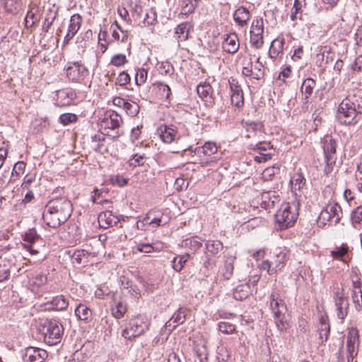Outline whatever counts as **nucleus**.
Returning a JSON list of instances; mask_svg holds the SVG:
<instances>
[{"mask_svg": "<svg viewBox=\"0 0 362 362\" xmlns=\"http://www.w3.org/2000/svg\"><path fill=\"white\" fill-rule=\"evenodd\" d=\"M197 4L189 0H184L183 6L181 10V13L179 16H187L188 14L192 13L195 8L197 6Z\"/></svg>", "mask_w": 362, "mask_h": 362, "instance_id": "nucleus-41", "label": "nucleus"}, {"mask_svg": "<svg viewBox=\"0 0 362 362\" xmlns=\"http://www.w3.org/2000/svg\"><path fill=\"white\" fill-rule=\"evenodd\" d=\"M336 313L339 319L343 320L347 316L349 308L348 297L344 293L343 288L338 289L334 294Z\"/></svg>", "mask_w": 362, "mask_h": 362, "instance_id": "nucleus-10", "label": "nucleus"}, {"mask_svg": "<svg viewBox=\"0 0 362 362\" xmlns=\"http://www.w3.org/2000/svg\"><path fill=\"white\" fill-rule=\"evenodd\" d=\"M23 362H43L48 356L42 349L29 346L21 351Z\"/></svg>", "mask_w": 362, "mask_h": 362, "instance_id": "nucleus-11", "label": "nucleus"}, {"mask_svg": "<svg viewBox=\"0 0 362 362\" xmlns=\"http://www.w3.org/2000/svg\"><path fill=\"white\" fill-rule=\"evenodd\" d=\"M351 300L357 311L362 310V291L361 288L356 287L351 290Z\"/></svg>", "mask_w": 362, "mask_h": 362, "instance_id": "nucleus-34", "label": "nucleus"}, {"mask_svg": "<svg viewBox=\"0 0 362 362\" xmlns=\"http://www.w3.org/2000/svg\"><path fill=\"white\" fill-rule=\"evenodd\" d=\"M127 62L126 56L122 54L114 55L111 59V63L117 66L124 65Z\"/></svg>", "mask_w": 362, "mask_h": 362, "instance_id": "nucleus-63", "label": "nucleus"}, {"mask_svg": "<svg viewBox=\"0 0 362 362\" xmlns=\"http://www.w3.org/2000/svg\"><path fill=\"white\" fill-rule=\"evenodd\" d=\"M228 83L230 89V102L233 105L240 108L244 105L243 92L238 83L237 79L230 77L228 79Z\"/></svg>", "mask_w": 362, "mask_h": 362, "instance_id": "nucleus-12", "label": "nucleus"}, {"mask_svg": "<svg viewBox=\"0 0 362 362\" xmlns=\"http://www.w3.org/2000/svg\"><path fill=\"white\" fill-rule=\"evenodd\" d=\"M270 308L274 313L275 323L280 331L289 328V317L286 314L287 308L279 294L272 293L270 296Z\"/></svg>", "mask_w": 362, "mask_h": 362, "instance_id": "nucleus-4", "label": "nucleus"}, {"mask_svg": "<svg viewBox=\"0 0 362 362\" xmlns=\"http://www.w3.org/2000/svg\"><path fill=\"white\" fill-rule=\"evenodd\" d=\"M250 17L249 10L243 6L238 7L233 13L234 21L240 27L246 26Z\"/></svg>", "mask_w": 362, "mask_h": 362, "instance_id": "nucleus-19", "label": "nucleus"}, {"mask_svg": "<svg viewBox=\"0 0 362 362\" xmlns=\"http://www.w3.org/2000/svg\"><path fill=\"white\" fill-rule=\"evenodd\" d=\"M0 4L8 13L16 15L19 11L18 0H0Z\"/></svg>", "mask_w": 362, "mask_h": 362, "instance_id": "nucleus-28", "label": "nucleus"}, {"mask_svg": "<svg viewBox=\"0 0 362 362\" xmlns=\"http://www.w3.org/2000/svg\"><path fill=\"white\" fill-rule=\"evenodd\" d=\"M361 111L362 98L353 101L346 98L340 103L337 117L342 124H354L361 119Z\"/></svg>", "mask_w": 362, "mask_h": 362, "instance_id": "nucleus-2", "label": "nucleus"}, {"mask_svg": "<svg viewBox=\"0 0 362 362\" xmlns=\"http://www.w3.org/2000/svg\"><path fill=\"white\" fill-rule=\"evenodd\" d=\"M148 71L144 68L138 69L135 76L136 83L138 86L144 84L147 79Z\"/></svg>", "mask_w": 362, "mask_h": 362, "instance_id": "nucleus-54", "label": "nucleus"}, {"mask_svg": "<svg viewBox=\"0 0 362 362\" xmlns=\"http://www.w3.org/2000/svg\"><path fill=\"white\" fill-rule=\"evenodd\" d=\"M280 172V168L278 165H272L265 168L262 173V177L264 180H270Z\"/></svg>", "mask_w": 362, "mask_h": 362, "instance_id": "nucleus-46", "label": "nucleus"}, {"mask_svg": "<svg viewBox=\"0 0 362 362\" xmlns=\"http://www.w3.org/2000/svg\"><path fill=\"white\" fill-rule=\"evenodd\" d=\"M182 245L195 252L202 246V243L201 240L196 236L184 240Z\"/></svg>", "mask_w": 362, "mask_h": 362, "instance_id": "nucleus-32", "label": "nucleus"}, {"mask_svg": "<svg viewBox=\"0 0 362 362\" xmlns=\"http://www.w3.org/2000/svg\"><path fill=\"white\" fill-rule=\"evenodd\" d=\"M262 206L265 209H270L279 202L280 199L279 195L276 194V192H264L261 195Z\"/></svg>", "mask_w": 362, "mask_h": 362, "instance_id": "nucleus-24", "label": "nucleus"}, {"mask_svg": "<svg viewBox=\"0 0 362 362\" xmlns=\"http://www.w3.org/2000/svg\"><path fill=\"white\" fill-rule=\"evenodd\" d=\"M72 213V204L65 197L48 202L42 213L44 222L49 227L57 228L64 223Z\"/></svg>", "mask_w": 362, "mask_h": 362, "instance_id": "nucleus-1", "label": "nucleus"}, {"mask_svg": "<svg viewBox=\"0 0 362 362\" xmlns=\"http://www.w3.org/2000/svg\"><path fill=\"white\" fill-rule=\"evenodd\" d=\"M130 82V76L129 75L123 71L121 72L119 76L116 78L115 84L119 85L120 86H125Z\"/></svg>", "mask_w": 362, "mask_h": 362, "instance_id": "nucleus-59", "label": "nucleus"}, {"mask_svg": "<svg viewBox=\"0 0 362 362\" xmlns=\"http://www.w3.org/2000/svg\"><path fill=\"white\" fill-rule=\"evenodd\" d=\"M39 238L40 235L37 233L35 228L29 229L23 236V240L28 243L27 245L34 243Z\"/></svg>", "mask_w": 362, "mask_h": 362, "instance_id": "nucleus-48", "label": "nucleus"}, {"mask_svg": "<svg viewBox=\"0 0 362 362\" xmlns=\"http://www.w3.org/2000/svg\"><path fill=\"white\" fill-rule=\"evenodd\" d=\"M325 158H336L337 143L329 135H326L322 140Z\"/></svg>", "mask_w": 362, "mask_h": 362, "instance_id": "nucleus-21", "label": "nucleus"}, {"mask_svg": "<svg viewBox=\"0 0 362 362\" xmlns=\"http://www.w3.org/2000/svg\"><path fill=\"white\" fill-rule=\"evenodd\" d=\"M37 21H38V18L35 13L33 12V8H31L29 11H28L25 18V27L31 28Z\"/></svg>", "mask_w": 362, "mask_h": 362, "instance_id": "nucleus-50", "label": "nucleus"}, {"mask_svg": "<svg viewBox=\"0 0 362 362\" xmlns=\"http://www.w3.org/2000/svg\"><path fill=\"white\" fill-rule=\"evenodd\" d=\"M199 96L206 103L208 106H213L215 103V98L213 95V88L208 83L199 84L197 87Z\"/></svg>", "mask_w": 362, "mask_h": 362, "instance_id": "nucleus-15", "label": "nucleus"}, {"mask_svg": "<svg viewBox=\"0 0 362 362\" xmlns=\"http://www.w3.org/2000/svg\"><path fill=\"white\" fill-rule=\"evenodd\" d=\"M250 146H252V148L257 153H267L268 150L271 149L270 144L267 142H259L254 146L252 144Z\"/></svg>", "mask_w": 362, "mask_h": 362, "instance_id": "nucleus-58", "label": "nucleus"}, {"mask_svg": "<svg viewBox=\"0 0 362 362\" xmlns=\"http://www.w3.org/2000/svg\"><path fill=\"white\" fill-rule=\"evenodd\" d=\"M57 16V12L52 11L51 10L47 13L45 19V22H44V24L42 26V30L45 33H47L49 31V30L51 28V26L52 25L54 20L56 19Z\"/></svg>", "mask_w": 362, "mask_h": 362, "instance_id": "nucleus-40", "label": "nucleus"}, {"mask_svg": "<svg viewBox=\"0 0 362 362\" xmlns=\"http://www.w3.org/2000/svg\"><path fill=\"white\" fill-rule=\"evenodd\" d=\"M250 43L256 49H260L264 45L263 34L250 33Z\"/></svg>", "mask_w": 362, "mask_h": 362, "instance_id": "nucleus-51", "label": "nucleus"}, {"mask_svg": "<svg viewBox=\"0 0 362 362\" xmlns=\"http://www.w3.org/2000/svg\"><path fill=\"white\" fill-rule=\"evenodd\" d=\"M264 33V22L262 18H255L253 20L251 25L250 33L263 34Z\"/></svg>", "mask_w": 362, "mask_h": 362, "instance_id": "nucleus-45", "label": "nucleus"}, {"mask_svg": "<svg viewBox=\"0 0 362 362\" xmlns=\"http://www.w3.org/2000/svg\"><path fill=\"white\" fill-rule=\"evenodd\" d=\"M151 213L147 214L141 221L137 223V227L139 228H143L146 224L152 225L153 227L156 228L158 226L165 225L167 223L166 220H163V214L160 216H155L152 218H151Z\"/></svg>", "mask_w": 362, "mask_h": 362, "instance_id": "nucleus-25", "label": "nucleus"}, {"mask_svg": "<svg viewBox=\"0 0 362 362\" xmlns=\"http://www.w3.org/2000/svg\"><path fill=\"white\" fill-rule=\"evenodd\" d=\"M95 194L92 196V203L95 205H102L104 209H109L110 207V202L108 199L102 197L100 198L99 195L98 196V190L94 191Z\"/></svg>", "mask_w": 362, "mask_h": 362, "instance_id": "nucleus-47", "label": "nucleus"}, {"mask_svg": "<svg viewBox=\"0 0 362 362\" xmlns=\"http://www.w3.org/2000/svg\"><path fill=\"white\" fill-rule=\"evenodd\" d=\"M75 314L79 320L88 322L90 309L87 305L80 303L75 309Z\"/></svg>", "mask_w": 362, "mask_h": 362, "instance_id": "nucleus-29", "label": "nucleus"}, {"mask_svg": "<svg viewBox=\"0 0 362 362\" xmlns=\"http://www.w3.org/2000/svg\"><path fill=\"white\" fill-rule=\"evenodd\" d=\"M190 255L185 253L182 255H177L172 261V267L176 272H180L185 267L186 262L189 259Z\"/></svg>", "mask_w": 362, "mask_h": 362, "instance_id": "nucleus-30", "label": "nucleus"}, {"mask_svg": "<svg viewBox=\"0 0 362 362\" xmlns=\"http://www.w3.org/2000/svg\"><path fill=\"white\" fill-rule=\"evenodd\" d=\"M129 179L121 175H116L112 177L111 181L113 185L119 187H124L128 182Z\"/></svg>", "mask_w": 362, "mask_h": 362, "instance_id": "nucleus-60", "label": "nucleus"}, {"mask_svg": "<svg viewBox=\"0 0 362 362\" xmlns=\"http://www.w3.org/2000/svg\"><path fill=\"white\" fill-rule=\"evenodd\" d=\"M218 148L214 142L207 141L202 146V152L207 156H211L217 152Z\"/></svg>", "mask_w": 362, "mask_h": 362, "instance_id": "nucleus-52", "label": "nucleus"}, {"mask_svg": "<svg viewBox=\"0 0 362 362\" xmlns=\"http://www.w3.org/2000/svg\"><path fill=\"white\" fill-rule=\"evenodd\" d=\"M127 311V308L122 302H119L115 307L112 308V315L117 318H122Z\"/></svg>", "mask_w": 362, "mask_h": 362, "instance_id": "nucleus-49", "label": "nucleus"}, {"mask_svg": "<svg viewBox=\"0 0 362 362\" xmlns=\"http://www.w3.org/2000/svg\"><path fill=\"white\" fill-rule=\"evenodd\" d=\"M76 119H77L76 115L74 114H71V113L62 114L59 117V121L64 125H68L71 123H73V122H76Z\"/></svg>", "mask_w": 362, "mask_h": 362, "instance_id": "nucleus-57", "label": "nucleus"}, {"mask_svg": "<svg viewBox=\"0 0 362 362\" xmlns=\"http://www.w3.org/2000/svg\"><path fill=\"white\" fill-rule=\"evenodd\" d=\"M298 214L292 211V206L289 203H284L275 214L276 224L279 230H284L291 227L297 219Z\"/></svg>", "mask_w": 362, "mask_h": 362, "instance_id": "nucleus-6", "label": "nucleus"}, {"mask_svg": "<svg viewBox=\"0 0 362 362\" xmlns=\"http://www.w3.org/2000/svg\"><path fill=\"white\" fill-rule=\"evenodd\" d=\"M51 304L53 309L63 310L68 307L69 303L63 296H58L52 299Z\"/></svg>", "mask_w": 362, "mask_h": 362, "instance_id": "nucleus-38", "label": "nucleus"}, {"mask_svg": "<svg viewBox=\"0 0 362 362\" xmlns=\"http://www.w3.org/2000/svg\"><path fill=\"white\" fill-rule=\"evenodd\" d=\"M284 40L283 38H276L270 45L269 55L272 59L281 57L284 52Z\"/></svg>", "mask_w": 362, "mask_h": 362, "instance_id": "nucleus-23", "label": "nucleus"}, {"mask_svg": "<svg viewBox=\"0 0 362 362\" xmlns=\"http://www.w3.org/2000/svg\"><path fill=\"white\" fill-rule=\"evenodd\" d=\"M250 294V287L248 284H242L235 288L233 292V297L235 299L238 300H243L247 298Z\"/></svg>", "mask_w": 362, "mask_h": 362, "instance_id": "nucleus-35", "label": "nucleus"}, {"mask_svg": "<svg viewBox=\"0 0 362 362\" xmlns=\"http://www.w3.org/2000/svg\"><path fill=\"white\" fill-rule=\"evenodd\" d=\"M159 131L161 140L166 144H171L180 137L177 136V131L174 126L164 125L160 127Z\"/></svg>", "mask_w": 362, "mask_h": 362, "instance_id": "nucleus-17", "label": "nucleus"}, {"mask_svg": "<svg viewBox=\"0 0 362 362\" xmlns=\"http://www.w3.org/2000/svg\"><path fill=\"white\" fill-rule=\"evenodd\" d=\"M105 135L102 133L92 136V148L98 153H103L107 151V148L104 144Z\"/></svg>", "mask_w": 362, "mask_h": 362, "instance_id": "nucleus-26", "label": "nucleus"}, {"mask_svg": "<svg viewBox=\"0 0 362 362\" xmlns=\"http://www.w3.org/2000/svg\"><path fill=\"white\" fill-rule=\"evenodd\" d=\"M135 248L137 251L144 253H150L155 250L153 245L149 243H138Z\"/></svg>", "mask_w": 362, "mask_h": 362, "instance_id": "nucleus-61", "label": "nucleus"}, {"mask_svg": "<svg viewBox=\"0 0 362 362\" xmlns=\"http://www.w3.org/2000/svg\"><path fill=\"white\" fill-rule=\"evenodd\" d=\"M126 113L130 117H136L139 112V105L132 100H128L124 107Z\"/></svg>", "mask_w": 362, "mask_h": 362, "instance_id": "nucleus-39", "label": "nucleus"}, {"mask_svg": "<svg viewBox=\"0 0 362 362\" xmlns=\"http://www.w3.org/2000/svg\"><path fill=\"white\" fill-rule=\"evenodd\" d=\"M192 28L193 26L189 22L181 23L175 28L174 35L179 44L188 39L189 32Z\"/></svg>", "mask_w": 362, "mask_h": 362, "instance_id": "nucleus-20", "label": "nucleus"}, {"mask_svg": "<svg viewBox=\"0 0 362 362\" xmlns=\"http://www.w3.org/2000/svg\"><path fill=\"white\" fill-rule=\"evenodd\" d=\"M97 122L98 132L112 139L119 136V127L122 123V117L113 110L103 111Z\"/></svg>", "mask_w": 362, "mask_h": 362, "instance_id": "nucleus-3", "label": "nucleus"}, {"mask_svg": "<svg viewBox=\"0 0 362 362\" xmlns=\"http://www.w3.org/2000/svg\"><path fill=\"white\" fill-rule=\"evenodd\" d=\"M149 322L145 316L139 315L132 318L122 332V337L132 340L143 334L148 329Z\"/></svg>", "mask_w": 362, "mask_h": 362, "instance_id": "nucleus-7", "label": "nucleus"}, {"mask_svg": "<svg viewBox=\"0 0 362 362\" xmlns=\"http://www.w3.org/2000/svg\"><path fill=\"white\" fill-rule=\"evenodd\" d=\"M351 220L353 226L356 228L362 223V206L356 207L351 214Z\"/></svg>", "mask_w": 362, "mask_h": 362, "instance_id": "nucleus-42", "label": "nucleus"}, {"mask_svg": "<svg viewBox=\"0 0 362 362\" xmlns=\"http://www.w3.org/2000/svg\"><path fill=\"white\" fill-rule=\"evenodd\" d=\"M360 344L358 330L351 327L346 337V361L347 362H356L354 361L358 356Z\"/></svg>", "mask_w": 362, "mask_h": 362, "instance_id": "nucleus-9", "label": "nucleus"}, {"mask_svg": "<svg viewBox=\"0 0 362 362\" xmlns=\"http://www.w3.org/2000/svg\"><path fill=\"white\" fill-rule=\"evenodd\" d=\"M81 16L78 14L73 15L70 19L68 30H69L71 33H76L81 26Z\"/></svg>", "mask_w": 362, "mask_h": 362, "instance_id": "nucleus-43", "label": "nucleus"}, {"mask_svg": "<svg viewBox=\"0 0 362 362\" xmlns=\"http://www.w3.org/2000/svg\"><path fill=\"white\" fill-rule=\"evenodd\" d=\"M25 165H26V164L23 161L17 162L14 165V167L13 168V170L11 173L12 175H13L14 174H16V175L23 174L24 172V170L25 168Z\"/></svg>", "mask_w": 362, "mask_h": 362, "instance_id": "nucleus-64", "label": "nucleus"}, {"mask_svg": "<svg viewBox=\"0 0 362 362\" xmlns=\"http://www.w3.org/2000/svg\"><path fill=\"white\" fill-rule=\"evenodd\" d=\"M240 42L235 33H231L224 35L223 42L222 43L223 51L230 54H235L238 52Z\"/></svg>", "mask_w": 362, "mask_h": 362, "instance_id": "nucleus-14", "label": "nucleus"}, {"mask_svg": "<svg viewBox=\"0 0 362 362\" xmlns=\"http://www.w3.org/2000/svg\"><path fill=\"white\" fill-rule=\"evenodd\" d=\"M79 72L80 68L78 67V63H76L73 66H69L66 69L67 77L72 81H77L81 78L78 74Z\"/></svg>", "mask_w": 362, "mask_h": 362, "instance_id": "nucleus-44", "label": "nucleus"}, {"mask_svg": "<svg viewBox=\"0 0 362 362\" xmlns=\"http://www.w3.org/2000/svg\"><path fill=\"white\" fill-rule=\"evenodd\" d=\"M171 320L175 324L173 327L175 328L180 324H182L185 320V311L182 309L178 310L173 315Z\"/></svg>", "mask_w": 362, "mask_h": 362, "instance_id": "nucleus-53", "label": "nucleus"}, {"mask_svg": "<svg viewBox=\"0 0 362 362\" xmlns=\"http://www.w3.org/2000/svg\"><path fill=\"white\" fill-rule=\"evenodd\" d=\"M318 331H330L328 317L322 315L319 320Z\"/></svg>", "mask_w": 362, "mask_h": 362, "instance_id": "nucleus-62", "label": "nucleus"}, {"mask_svg": "<svg viewBox=\"0 0 362 362\" xmlns=\"http://www.w3.org/2000/svg\"><path fill=\"white\" fill-rule=\"evenodd\" d=\"M144 154L139 155L138 153L134 154L131 159L129 160V165L132 167L142 166L145 162Z\"/></svg>", "mask_w": 362, "mask_h": 362, "instance_id": "nucleus-56", "label": "nucleus"}, {"mask_svg": "<svg viewBox=\"0 0 362 362\" xmlns=\"http://www.w3.org/2000/svg\"><path fill=\"white\" fill-rule=\"evenodd\" d=\"M205 248L207 256H216L223 249V244L219 240H208Z\"/></svg>", "mask_w": 362, "mask_h": 362, "instance_id": "nucleus-27", "label": "nucleus"}, {"mask_svg": "<svg viewBox=\"0 0 362 362\" xmlns=\"http://www.w3.org/2000/svg\"><path fill=\"white\" fill-rule=\"evenodd\" d=\"M56 104L60 107L71 105L75 98V94L71 90H59L56 93Z\"/></svg>", "mask_w": 362, "mask_h": 362, "instance_id": "nucleus-18", "label": "nucleus"}, {"mask_svg": "<svg viewBox=\"0 0 362 362\" xmlns=\"http://www.w3.org/2000/svg\"><path fill=\"white\" fill-rule=\"evenodd\" d=\"M349 248L347 244L343 243L339 247H336L330 252L331 256L336 259L344 260V257L348 254Z\"/></svg>", "mask_w": 362, "mask_h": 362, "instance_id": "nucleus-33", "label": "nucleus"}, {"mask_svg": "<svg viewBox=\"0 0 362 362\" xmlns=\"http://www.w3.org/2000/svg\"><path fill=\"white\" fill-rule=\"evenodd\" d=\"M64 328L56 320L45 321L41 325L40 332L44 336V341L49 345H55L60 342Z\"/></svg>", "mask_w": 362, "mask_h": 362, "instance_id": "nucleus-5", "label": "nucleus"}, {"mask_svg": "<svg viewBox=\"0 0 362 362\" xmlns=\"http://www.w3.org/2000/svg\"><path fill=\"white\" fill-rule=\"evenodd\" d=\"M341 214V206L337 203H329L321 211L318 220L319 223L323 225L327 223H337L340 220V214Z\"/></svg>", "mask_w": 362, "mask_h": 362, "instance_id": "nucleus-8", "label": "nucleus"}, {"mask_svg": "<svg viewBox=\"0 0 362 362\" xmlns=\"http://www.w3.org/2000/svg\"><path fill=\"white\" fill-rule=\"evenodd\" d=\"M220 332L225 334H230L235 330V325L228 322H221L218 323Z\"/></svg>", "mask_w": 362, "mask_h": 362, "instance_id": "nucleus-55", "label": "nucleus"}, {"mask_svg": "<svg viewBox=\"0 0 362 362\" xmlns=\"http://www.w3.org/2000/svg\"><path fill=\"white\" fill-rule=\"evenodd\" d=\"M233 263L234 259L232 257H228L226 259L223 267L221 269L220 272L226 280L230 279L233 274Z\"/></svg>", "mask_w": 362, "mask_h": 362, "instance_id": "nucleus-31", "label": "nucleus"}, {"mask_svg": "<svg viewBox=\"0 0 362 362\" xmlns=\"http://www.w3.org/2000/svg\"><path fill=\"white\" fill-rule=\"evenodd\" d=\"M305 179L301 173L294 174L291 180L292 189L300 191L305 185Z\"/></svg>", "mask_w": 362, "mask_h": 362, "instance_id": "nucleus-36", "label": "nucleus"}, {"mask_svg": "<svg viewBox=\"0 0 362 362\" xmlns=\"http://www.w3.org/2000/svg\"><path fill=\"white\" fill-rule=\"evenodd\" d=\"M118 221L119 218L109 210L102 211L98 216V223L103 228L112 227L116 225Z\"/></svg>", "mask_w": 362, "mask_h": 362, "instance_id": "nucleus-16", "label": "nucleus"}, {"mask_svg": "<svg viewBox=\"0 0 362 362\" xmlns=\"http://www.w3.org/2000/svg\"><path fill=\"white\" fill-rule=\"evenodd\" d=\"M243 64L244 66L243 67L242 74L244 76H250L257 80H259L264 76V71L262 69L263 65L261 63L255 66L254 69L252 68V62L251 59L248 61H244Z\"/></svg>", "mask_w": 362, "mask_h": 362, "instance_id": "nucleus-13", "label": "nucleus"}, {"mask_svg": "<svg viewBox=\"0 0 362 362\" xmlns=\"http://www.w3.org/2000/svg\"><path fill=\"white\" fill-rule=\"evenodd\" d=\"M315 86V81L311 78H308L303 81L300 90L303 94V100L304 103H308L309 98L312 95Z\"/></svg>", "mask_w": 362, "mask_h": 362, "instance_id": "nucleus-22", "label": "nucleus"}, {"mask_svg": "<svg viewBox=\"0 0 362 362\" xmlns=\"http://www.w3.org/2000/svg\"><path fill=\"white\" fill-rule=\"evenodd\" d=\"M287 261L286 255L284 252H279L275 256L273 263L272 272H277L284 267Z\"/></svg>", "mask_w": 362, "mask_h": 362, "instance_id": "nucleus-37", "label": "nucleus"}]
</instances>
